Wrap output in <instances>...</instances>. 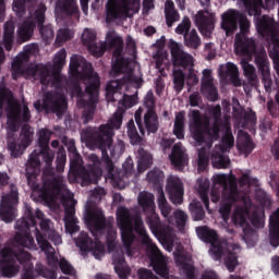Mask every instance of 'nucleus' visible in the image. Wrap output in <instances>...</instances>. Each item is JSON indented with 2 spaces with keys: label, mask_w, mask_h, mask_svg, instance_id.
Here are the masks:
<instances>
[{
  "label": "nucleus",
  "mask_w": 279,
  "mask_h": 279,
  "mask_svg": "<svg viewBox=\"0 0 279 279\" xmlns=\"http://www.w3.org/2000/svg\"><path fill=\"white\" fill-rule=\"evenodd\" d=\"M117 225L121 232L122 243L126 250L128 256H134L132 252V245L138 243V239L142 245L146 246L148 258L154 271L161 276V278L169 279V267L167 266V260L162 253L151 241L147 230L145 229V223L143 218L136 215L134 219L128 207H119L117 210Z\"/></svg>",
  "instance_id": "obj_1"
},
{
  "label": "nucleus",
  "mask_w": 279,
  "mask_h": 279,
  "mask_svg": "<svg viewBox=\"0 0 279 279\" xmlns=\"http://www.w3.org/2000/svg\"><path fill=\"white\" fill-rule=\"evenodd\" d=\"M40 158L46 167L43 172V186L39 189V197L43 202H51L62 193L64 189V177L56 174L53 160H56V151L51 147L39 148L32 151L26 163V179L28 186H35L36 178L40 175Z\"/></svg>",
  "instance_id": "obj_2"
},
{
  "label": "nucleus",
  "mask_w": 279,
  "mask_h": 279,
  "mask_svg": "<svg viewBox=\"0 0 279 279\" xmlns=\"http://www.w3.org/2000/svg\"><path fill=\"white\" fill-rule=\"evenodd\" d=\"M16 263L23 265L21 279H36V276H41V278L47 279L58 278V272H56V270H51L40 263L36 264L34 269V264H32V254L29 252H25L23 248H19V251H16L12 246H4L0 251L1 276L4 278H14V276H16L21 270V266L16 265Z\"/></svg>",
  "instance_id": "obj_3"
},
{
  "label": "nucleus",
  "mask_w": 279,
  "mask_h": 279,
  "mask_svg": "<svg viewBox=\"0 0 279 279\" xmlns=\"http://www.w3.org/2000/svg\"><path fill=\"white\" fill-rule=\"evenodd\" d=\"M124 114L125 109L118 108L107 124H101L98 129L88 128L85 131V136L89 143L100 149L102 162H105L106 171L111 180H114V163L112 162V159L108 158L106 147H110L112 137L114 136V130H121Z\"/></svg>",
  "instance_id": "obj_4"
},
{
  "label": "nucleus",
  "mask_w": 279,
  "mask_h": 279,
  "mask_svg": "<svg viewBox=\"0 0 279 279\" xmlns=\"http://www.w3.org/2000/svg\"><path fill=\"white\" fill-rule=\"evenodd\" d=\"M210 114L213 117V126H210V121L208 119H203L199 110H192L190 123L191 135L196 143L199 145L206 143L208 147L213 146L215 141H219V132L223 128V121L221 119V105H216L210 109Z\"/></svg>",
  "instance_id": "obj_5"
},
{
  "label": "nucleus",
  "mask_w": 279,
  "mask_h": 279,
  "mask_svg": "<svg viewBox=\"0 0 279 279\" xmlns=\"http://www.w3.org/2000/svg\"><path fill=\"white\" fill-rule=\"evenodd\" d=\"M29 60V56L24 54L23 59H17L12 65V78L16 80L19 75H26L27 77H34L39 80L41 86H51L53 88H62V74L60 70H53L52 74L49 72V68L43 63L29 65L25 68L23 64Z\"/></svg>",
  "instance_id": "obj_6"
},
{
  "label": "nucleus",
  "mask_w": 279,
  "mask_h": 279,
  "mask_svg": "<svg viewBox=\"0 0 279 279\" xmlns=\"http://www.w3.org/2000/svg\"><path fill=\"white\" fill-rule=\"evenodd\" d=\"M234 49L236 56H245L246 58H252L255 56V64L262 75L265 89L267 92L271 90V73L269 72V58H267V52L265 49L256 51V43L250 38L239 37L235 39Z\"/></svg>",
  "instance_id": "obj_7"
},
{
  "label": "nucleus",
  "mask_w": 279,
  "mask_h": 279,
  "mask_svg": "<svg viewBox=\"0 0 279 279\" xmlns=\"http://www.w3.org/2000/svg\"><path fill=\"white\" fill-rule=\"evenodd\" d=\"M45 12H47V7H45V4H39L35 12L31 13V16L19 26L17 37L21 43L32 40V36H34L36 27H38L44 43L53 40V26H51V24L45 25Z\"/></svg>",
  "instance_id": "obj_8"
},
{
  "label": "nucleus",
  "mask_w": 279,
  "mask_h": 279,
  "mask_svg": "<svg viewBox=\"0 0 279 279\" xmlns=\"http://www.w3.org/2000/svg\"><path fill=\"white\" fill-rule=\"evenodd\" d=\"M38 222H36V211L32 206L26 205L25 217L16 220L15 228L19 232L15 233L14 238L9 240L12 247H25L26 250H38L34 236L29 228H36Z\"/></svg>",
  "instance_id": "obj_9"
},
{
  "label": "nucleus",
  "mask_w": 279,
  "mask_h": 279,
  "mask_svg": "<svg viewBox=\"0 0 279 279\" xmlns=\"http://www.w3.org/2000/svg\"><path fill=\"white\" fill-rule=\"evenodd\" d=\"M155 196L149 192H141L137 196V202L146 215V223L149 230L159 241H167L169 239V227L160 222V216L156 214Z\"/></svg>",
  "instance_id": "obj_10"
},
{
  "label": "nucleus",
  "mask_w": 279,
  "mask_h": 279,
  "mask_svg": "<svg viewBox=\"0 0 279 279\" xmlns=\"http://www.w3.org/2000/svg\"><path fill=\"white\" fill-rule=\"evenodd\" d=\"M85 223L93 236L107 232L106 241L109 252L117 247V230L112 227V222L106 218L101 209H89L85 216Z\"/></svg>",
  "instance_id": "obj_11"
},
{
  "label": "nucleus",
  "mask_w": 279,
  "mask_h": 279,
  "mask_svg": "<svg viewBox=\"0 0 279 279\" xmlns=\"http://www.w3.org/2000/svg\"><path fill=\"white\" fill-rule=\"evenodd\" d=\"M215 182L221 186L220 191H222V204L220 205L219 213L222 219H228L232 213L233 204L241 202L243 196L239 193L236 180H228L227 174H218Z\"/></svg>",
  "instance_id": "obj_12"
},
{
  "label": "nucleus",
  "mask_w": 279,
  "mask_h": 279,
  "mask_svg": "<svg viewBox=\"0 0 279 279\" xmlns=\"http://www.w3.org/2000/svg\"><path fill=\"white\" fill-rule=\"evenodd\" d=\"M35 219L40 221V230L38 227H35V239L41 252L53 250L51 243H53V245L62 244V236L51 227V221L45 218V214L40 209L35 210ZM49 241H51V243H49Z\"/></svg>",
  "instance_id": "obj_13"
},
{
  "label": "nucleus",
  "mask_w": 279,
  "mask_h": 279,
  "mask_svg": "<svg viewBox=\"0 0 279 279\" xmlns=\"http://www.w3.org/2000/svg\"><path fill=\"white\" fill-rule=\"evenodd\" d=\"M222 128L226 132L222 135L221 144L216 146L211 153V163L216 169H228L230 158L226 156V153L234 147V135H232L230 122H225Z\"/></svg>",
  "instance_id": "obj_14"
},
{
  "label": "nucleus",
  "mask_w": 279,
  "mask_h": 279,
  "mask_svg": "<svg viewBox=\"0 0 279 279\" xmlns=\"http://www.w3.org/2000/svg\"><path fill=\"white\" fill-rule=\"evenodd\" d=\"M141 4L136 0H108L106 21L113 23L122 16H134L138 14Z\"/></svg>",
  "instance_id": "obj_15"
},
{
  "label": "nucleus",
  "mask_w": 279,
  "mask_h": 279,
  "mask_svg": "<svg viewBox=\"0 0 279 279\" xmlns=\"http://www.w3.org/2000/svg\"><path fill=\"white\" fill-rule=\"evenodd\" d=\"M34 108L38 111L43 108L46 112H52V114H57V117H62L69 108V101L66 100V96L61 93L46 92L44 94L43 104H40V100H37L34 104Z\"/></svg>",
  "instance_id": "obj_16"
},
{
  "label": "nucleus",
  "mask_w": 279,
  "mask_h": 279,
  "mask_svg": "<svg viewBox=\"0 0 279 279\" xmlns=\"http://www.w3.org/2000/svg\"><path fill=\"white\" fill-rule=\"evenodd\" d=\"M19 206V187L11 183L9 191L3 193L0 201V219L4 223H12L16 219V207Z\"/></svg>",
  "instance_id": "obj_17"
},
{
  "label": "nucleus",
  "mask_w": 279,
  "mask_h": 279,
  "mask_svg": "<svg viewBox=\"0 0 279 279\" xmlns=\"http://www.w3.org/2000/svg\"><path fill=\"white\" fill-rule=\"evenodd\" d=\"M85 93L89 96L90 107L87 108L83 113V123L84 125L90 123L95 118V104H97L99 99V88L101 86V82L99 80V74L97 72H90L87 74L85 78Z\"/></svg>",
  "instance_id": "obj_18"
},
{
  "label": "nucleus",
  "mask_w": 279,
  "mask_h": 279,
  "mask_svg": "<svg viewBox=\"0 0 279 279\" xmlns=\"http://www.w3.org/2000/svg\"><path fill=\"white\" fill-rule=\"evenodd\" d=\"M242 34H247L250 31V20L247 16L236 10H229L221 15V29H223L227 36H232L236 29H239Z\"/></svg>",
  "instance_id": "obj_19"
},
{
  "label": "nucleus",
  "mask_w": 279,
  "mask_h": 279,
  "mask_svg": "<svg viewBox=\"0 0 279 279\" xmlns=\"http://www.w3.org/2000/svg\"><path fill=\"white\" fill-rule=\"evenodd\" d=\"M135 123L142 134L145 136V130L148 134H156L160 130V120L158 119V113L156 109H147L144 114V125H143V108H140L134 113Z\"/></svg>",
  "instance_id": "obj_20"
},
{
  "label": "nucleus",
  "mask_w": 279,
  "mask_h": 279,
  "mask_svg": "<svg viewBox=\"0 0 279 279\" xmlns=\"http://www.w3.org/2000/svg\"><path fill=\"white\" fill-rule=\"evenodd\" d=\"M170 52L172 56V62L174 66H180L181 69H187L190 73H193L194 59L189 52H184L182 46L175 41L170 44ZM193 80L194 84H197L199 80L193 74H189V80Z\"/></svg>",
  "instance_id": "obj_21"
},
{
  "label": "nucleus",
  "mask_w": 279,
  "mask_h": 279,
  "mask_svg": "<svg viewBox=\"0 0 279 279\" xmlns=\"http://www.w3.org/2000/svg\"><path fill=\"white\" fill-rule=\"evenodd\" d=\"M196 234L204 243H210V252L216 260L223 258V242L219 240L217 231L208 228V226L197 227Z\"/></svg>",
  "instance_id": "obj_22"
},
{
  "label": "nucleus",
  "mask_w": 279,
  "mask_h": 279,
  "mask_svg": "<svg viewBox=\"0 0 279 279\" xmlns=\"http://www.w3.org/2000/svg\"><path fill=\"white\" fill-rule=\"evenodd\" d=\"M21 143L17 144L14 140L8 141V149L13 158H19L25 151V148L32 145L34 141V129L29 124H24L20 133Z\"/></svg>",
  "instance_id": "obj_23"
},
{
  "label": "nucleus",
  "mask_w": 279,
  "mask_h": 279,
  "mask_svg": "<svg viewBox=\"0 0 279 279\" xmlns=\"http://www.w3.org/2000/svg\"><path fill=\"white\" fill-rule=\"evenodd\" d=\"M166 191L169 199L174 206L184 204V183L178 177L171 175L167 179Z\"/></svg>",
  "instance_id": "obj_24"
},
{
  "label": "nucleus",
  "mask_w": 279,
  "mask_h": 279,
  "mask_svg": "<svg viewBox=\"0 0 279 279\" xmlns=\"http://www.w3.org/2000/svg\"><path fill=\"white\" fill-rule=\"evenodd\" d=\"M7 117L13 125H16L19 123H27L29 119H32V113L29 112L27 105H24L22 109L19 102L9 100L7 106Z\"/></svg>",
  "instance_id": "obj_25"
},
{
  "label": "nucleus",
  "mask_w": 279,
  "mask_h": 279,
  "mask_svg": "<svg viewBox=\"0 0 279 279\" xmlns=\"http://www.w3.org/2000/svg\"><path fill=\"white\" fill-rule=\"evenodd\" d=\"M201 93L208 101H218L219 100V90L215 86L213 80V71L205 69L203 71V78L201 83Z\"/></svg>",
  "instance_id": "obj_26"
},
{
  "label": "nucleus",
  "mask_w": 279,
  "mask_h": 279,
  "mask_svg": "<svg viewBox=\"0 0 279 279\" xmlns=\"http://www.w3.org/2000/svg\"><path fill=\"white\" fill-rule=\"evenodd\" d=\"M194 23L199 29L201 34H213L215 29V15L209 11H198L194 16Z\"/></svg>",
  "instance_id": "obj_27"
},
{
  "label": "nucleus",
  "mask_w": 279,
  "mask_h": 279,
  "mask_svg": "<svg viewBox=\"0 0 279 279\" xmlns=\"http://www.w3.org/2000/svg\"><path fill=\"white\" fill-rule=\"evenodd\" d=\"M82 41L93 56H101L106 51L104 46L99 47L97 45V34L88 28H86L82 35Z\"/></svg>",
  "instance_id": "obj_28"
},
{
  "label": "nucleus",
  "mask_w": 279,
  "mask_h": 279,
  "mask_svg": "<svg viewBox=\"0 0 279 279\" xmlns=\"http://www.w3.org/2000/svg\"><path fill=\"white\" fill-rule=\"evenodd\" d=\"M123 82L121 81H110L106 86V97L107 101H111V104H116V101L119 102V106H121V102L123 101Z\"/></svg>",
  "instance_id": "obj_29"
},
{
  "label": "nucleus",
  "mask_w": 279,
  "mask_h": 279,
  "mask_svg": "<svg viewBox=\"0 0 279 279\" xmlns=\"http://www.w3.org/2000/svg\"><path fill=\"white\" fill-rule=\"evenodd\" d=\"M269 241L272 247L279 246V207L269 218Z\"/></svg>",
  "instance_id": "obj_30"
},
{
  "label": "nucleus",
  "mask_w": 279,
  "mask_h": 279,
  "mask_svg": "<svg viewBox=\"0 0 279 279\" xmlns=\"http://www.w3.org/2000/svg\"><path fill=\"white\" fill-rule=\"evenodd\" d=\"M51 147L53 149H58L56 157V171L57 173H64V167H66V149L64 146H60V141L58 140H53L51 142Z\"/></svg>",
  "instance_id": "obj_31"
},
{
  "label": "nucleus",
  "mask_w": 279,
  "mask_h": 279,
  "mask_svg": "<svg viewBox=\"0 0 279 279\" xmlns=\"http://www.w3.org/2000/svg\"><path fill=\"white\" fill-rule=\"evenodd\" d=\"M256 29L260 36H268V34L274 33V20L267 15H263L262 17H258L260 15H254L256 19Z\"/></svg>",
  "instance_id": "obj_32"
},
{
  "label": "nucleus",
  "mask_w": 279,
  "mask_h": 279,
  "mask_svg": "<svg viewBox=\"0 0 279 279\" xmlns=\"http://www.w3.org/2000/svg\"><path fill=\"white\" fill-rule=\"evenodd\" d=\"M236 147L240 154H244L245 157L250 156V154L254 151V142L252 141V137L250 136V134L247 133H244L242 135L240 134L238 136Z\"/></svg>",
  "instance_id": "obj_33"
},
{
  "label": "nucleus",
  "mask_w": 279,
  "mask_h": 279,
  "mask_svg": "<svg viewBox=\"0 0 279 279\" xmlns=\"http://www.w3.org/2000/svg\"><path fill=\"white\" fill-rule=\"evenodd\" d=\"M165 16L166 24L169 27H173V23H178V21H180V13L175 9V3L173 2V0H166Z\"/></svg>",
  "instance_id": "obj_34"
},
{
  "label": "nucleus",
  "mask_w": 279,
  "mask_h": 279,
  "mask_svg": "<svg viewBox=\"0 0 279 279\" xmlns=\"http://www.w3.org/2000/svg\"><path fill=\"white\" fill-rule=\"evenodd\" d=\"M137 171L138 173H144V171H147L149 167H151L153 158L151 154L149 151L145 150L143 147H138L137 149Z\"/></svg>",
  "instance_id": "obj_35"
},
{
  "label": "nucleus",
  "mask_w": 279,
  "mask_h": 279,
  "mask_svg": "<svg viewBox=\"0 0 279 279\" xmlns=\"http://www.w3.org/2000/svg\"><path fill=\"white\" fill-rule=\"evenodd\" d=\"M14 29H16L14 22L4 23L2 43L7 51H12L14 45Z\"/></svg>",
  "instance_id": "obj_36"
},
{
  "label": "nucleus",
  "mask_w": 279,
  "mask_h": 279,
  "mask_svg": "<svg viewBox=\"0 0 279 279\" xmlns=\"http://www.w3.org/2000/svg\"><path fill=\"white\" fill-rule=\"evenodd\" d=\"M221 77H229L233 86H241V78H239V68L236 64L228 62L226 70H220Z\"/></svg>",
  "instance_id": "obj_37"
},
{
  "label": "nucleus",
  "mask_w": 279,
  "mask_h": 279,
  "mask_svg": "<svg viewBox=\"0 0 279 279\" xmlns=\"http://www.w3.org/2000/svg\"><path fill=\"white\" fill-rule=\"evenodd\" d=\"M187 160L189 158L186 157V154H184V150H182V146L175 144L172 147V153L170 155L171 165L174 167H184Z\"/></svg>",
  "instance_id": "obj_38"
},
{
  "label": "nucleus",
  "mask_w": 279,
  "mask_h": 279,
  "mask_svg": "<svg viewBox=\"0 0 279 279\" xmlns=\"http://www.w3.org/2000/svg\"><path fill=\"white\" fill-rule=\"evenodd\" d=\"M241 64H242L244 76L246 77L248 84L251 86H256V84H258V77L256 76V68L250 64V62H247V60L245 59L241 60Z\"/></svg>",
  "instance_id": "obj_39"
},
{
  "label": "nucleus",
  "mask_w": 279,
  "mask_h": 279,
  "mask_svg": "<svg viewBox=\"0 0 279 279\" xmlns=\"http://www.w3.org/2000/svg\"><path fill=\"white\" fill-rule=\"evenodd\" d=\"M186 117L185 111H179L174 118L173 134L179 141L184 138V120Z\"/></svg>",
  "instance_id": "obj_40"
},
{
  "label": "nucleus",
  "mask_w": 279,
  "mask_h": 279,
  "mask_svg": "<svg viewBox=\"0 0 279 279\" xmlns=\"http://www.w3.org/2000/svg\"><path fill=\"white\" fill-rule=\"evenodd\" d=\"M243 1L248 12V16H260L263 14V8H265L263 0H243Z\"/></svg>",
  "instance_id": "obj_41"
},
{
  "label": "nucleus",
  "mask_w": 279,
  "mask_h": 279,
  "mask_svg": "<svg viewBox=\"0 0 279 279\" xmlns=\"http://www.w3.org/2000/svg\"><path fill=\"white\" fill-rule=\"evenodd\" d=\"M184 45L189 49H199L202 47V38L197 34V31L193 28L191 33L184 34Z\"/></svg>",
  "instance_id": "obj_42"
},
{
  "label": "nucleus",
  "mask_w": 279,
  "mask_h": 279,
  "mask_svg": "<svg viewBox=\"0 0 279 279\" xmlns=\"http://www.w3.org/2000/svg\"><path fill=\"white\" fill-rule=\"evenodd\" d=\"M61 12L66 14V16H74V19H80V7L75 0H64L61 3Z\"/></svg>",
  "instance_id": "obj_43"
},
{
  "label": "nucleus",
  "mask_w": 279,
  "mask_h": 279,
  "mask_svg": "<svg viewBox=\"0 0 279 279\" xmlns=\"http://www.w3.org/2000/svg\"><path fill=\"white\" fill-rule=\"evenodd\" d=\"M126 134L130 138L131 145H141L143 143V137L138 134L136 130V124H134V120L131 119L126 124Z\"/></svg>",
  "instance_id": "obj_44"
},
{
  "label": "nucleus",
  "mask_w": 279,
  "mask_h": 279,
  "mask_svg": "<svg viewBox=\"0 0 279 279\" xmlns=\"http://www.w3.org/2000/svg\"><path fill=\"white\" fill-rule=\"evenodd\" d=\"M175 263L181 267L186 279H195V266L186 263L184 256H177Z\"/></svg>",
  "instance_id": "obj_45"
},
{
  "label": "nucleus",
  "mask_w": 279,
  "mask_h": 279,
  "mask_svg": "<svg viewBox=\"0 0 279 279\" xmlns=\"http://www.w3.org/2000/svg\"><path fill=\"white\" fill-rule=\"evenodd\" d=\"M94 242L95 240H93L87 232H81L76 239V245L80 247L81 252H90Z\"/></svg>",
  "instance_id": "obj_46"
},
{
  "label": "nucleus",
  "mask_w": 279,
  "mask_h": 279,
  "mask_svg": "<svg viewBox=\"0 0 279 279\" xmlns=\"http://www.w3.org/2000/svg\"><path fill=\"white\" fill-rule=\"evenodd\" d=\"M190 211L194 221H202L204 220V217H206L204 206L198 201H193L190 203Z\"/></svg>",
  "instance_id": "obj_47"
},
{
  "label": "nucleus",
  "mask_w": 279,
  "mask_h": 279,
  "mask_svg": "<svg viewBox=\"0 0 279 279\" xmlns=\"http://www.w3.org/2000/svg\"><path fill=\"white\" fill-rule=\"evenodd\" d=\"M251 223L253 228H264L265 209L263 207H255V210L251 214Z\"/></svg>",
  "instance_id": "obj_48"
},
{
  "label": "nucleus",
  "mask_w": 279,
  "mask_h": 279,
  "mask_svg": "<svg viewBox=\"0 0 279 279\" xmlns=\"http://www.w3.org/2000/svg\"><path fill=\"white\" fill-rule=\"evenodd\" d=\"M113 265L116 274H118L119 278H128V271L123 267V265H125V256H123V254L113 255Z\"/></svg>",
  "instance_id": "obj_49"
},
{
  "label": "nucleus",
  "mask_w": 279,
  "mask_h": 279,
  "mask_svg": "<svg viewBox=\"0 0 279 279\" xmlns=\"http://www.w3.org/2000/svg\"><path fill=\"white\" fill-rule=\"evenodd\" d=\"M105 151L107 154V158L110 160L111 158H119V156H123L125 153V143L123 141H118L116 145L112 146V142L110 143L109 147L105 148ZM108 151H110V155H108Z\"/></svg>",
  "instance_id": "obj_50"
},
{
  "label": "nucleus",
  "mask_w": 279,
  "mask_h": 279,
  "mask_svg": "<svg viewBox=\"0 0 279 279\" xmlns=\"http://www.w3.org/2000/svg\"><path fill=\"white\" fill-rule=\"evenodd\" d=\"M94 236H95V240H94V243L92 244V248H89V252H92L93 256H95V258L99 260L100 258H102V256H106V246L97 235H94Z\"/></svg>",
  "instance_id": "obj_51"
},
{
  "label": "nucleus",
  "mask_w": 279,
  "mask_h": 279,
  "mask_svg": "<svg viewBox=\"0 0 279 279\" xmlns=\"http://www.w3.org/2000/svg\"><path fill=\"white\" fill-rule=\"evenodd\" d=\"M64 64H66V50L62 48L54 54L52 60V69L53 71H62Z\"/></svg>",
  "instance_id": "obj_52"
},
{
  "label": "nucleus",
  "mask_w": 279,
  "mask_h": 279,
  "mask_svg": "<svg viewBox=\"0 0 279 279\" xmlns=\"http://www.w3.org/2000/svg\"><path fill=\"white\" fill-rule=\"evenodd\" d=\"M38 135L39 149L49 147V142L51 141V136H53V131H50L49 129H40Z\"/></svg>",
  "instance_id": "obj_53"
},
{
  "label": "nucleus",
  "mask_w": 279,
  "mask_h": 279,
  "mask_svg": "<svg viewBox=\"0 0 279 279\" xmlns=\"http://www.w3.org/2000/svg\"><path fill=\"white\" fill-rule=\"evenodd\" d=\"M173 75V84H174V90L175 93H182L184 90V84H185V75L182 70H174L172 72Z\"/></svg>",
  "instance_id": "obj_54"
},
{
  "label": "nucleus",
  "mask_w": 279,
  "mask_h": 279,
  "mask_svg": "<svg viewBox=\"0 0 279 279\" xmlns=\"http://www.w3.org/2000/svg\"><path fill=\"white\" fill-rule=\"evenodd\" d=\"M146 178L150 184H154V186H160L165 180V172L160 169H153L147 173Z\"/></svg>",
  "instance_id": "obj_55"
},
{
  "label": "nucleus",
  "mask_w": 279,
  "mask_h": 279,
  "mask_svg": "<svg viewBox=\"0 0 279 279\" xmlns=\"http://www.w3.org/2000/svg\"><path fill=\"white\" fill-rule=\"evenodd\" d=\"M208 160H209L208 150L206 149V147H202L198 150V171L199 172L206 171V169L208 168Z\"/></svg>",
  "instance_id": "obj_56"
},
{
  "label": "nucleus",
  "mask_w": 279,
  "mask_h": 279,
  "mask_svg": "<svg viewBox=\"0 0 279 279\" xmlns=\"http://www.w3.org/2000/svg\"><path fill=\"white\" fill-rule=\"evenodd\" d=\"M225 264L230 274H232L239 265V256L234 252H229L225 258Z\"/></svg>",
  "instance_id": "obj_57"
},
{
  "label": "nucleus",
  "mask_w": 279,
  "mask_h": 279,
  "mask_svg": "<svg viewBox=\"0 0 279 279\" xmlns=\"http://www.w3.org/2000/svg\"><path fill=\"white\" fill-rule=\"evenodd\" d=\"M137 97L135 95L130 96L128 94L123 95L122 98V102H120V105L118 106V108H122L124 109V113L129 108H134V106H136V104H138L137 101Z\"/></svg>",
  "instance_id": "obj_58"
},
{
  "label": "nucleus",
  "mask_w": 279,
  "mask_h": 279,
  "mask_svg": "<svg viewBox=\"0 0 279 279\" xmlns=\"http://www.w3.org/2000/svg\"><path fill=\"white\" fill-rule=\"evenodd\" d=\"M59 268L62 271V274H64V276H75V274H76L73 265H71L69 263V260H66V258H64V257H62L59 260Z\"/></svg>",
  "instance_id": "obj_59"
},
{
  "label": "nucleus",
  "mask_w": 279,
  "mask_h": 279,
  "mask_svg": "<svg viewBox=\"0 0 279 279\" xmlns=\"http://www.w3.org/2000/svg\"><path fill=\"white\" fill-rule=\"evenodd\" d=\"M199 197H201L206 210H209L210 198L208 197V185H206L204 183H199Z\"/></svg>",
  "instance_id": "obj_60"
},
{
  "label": "nucleus",
  "mask_w": 279,
  "mask_h": 279,
  "mask_svg": "<svg viewBox=\"0 0 279 279\" xmlns=\"http://www.w3.org/2000/svg\"><path fill=\"white\" fill-rule=\"evenodd\" d=\"M34 0H14L13 1V12L16 16H24L25 14V3H32Z\"/></svg>",
  "instance_id": "obj_61"
},
{
  "label": "nucleus",
  "mask_w": 279,
  "mask_h": 279,
  "mask_svg": "<svg viewBox=\"0 0 279 279\" xmlns=\"http://www.w3.org/2000/svg\"><path fill=\"white\" fill-rule=\"evenodd\" d=\"M175 33L180 34L181 36H184V34L191 33V19L183 17L182 23H180L177 28Z\"/></svg>",
  "instance_id": "obj_62"
},
{
  "label": "nucleus",
  "mask_w": 279,
  "mask_h": 279,
  "mask_svg": "<svg viewBox=\"0 0 279 279\" xmlns=\"http://www.w3.org/2000/svg\"><path fill=\"white\" fill-rule=\"evenodd\" d=\"M83 166L82 155H72L70 156V170L72 172L76 171V169H80Z\"/></svg>",
  "instance_id": "obj_63"
},
{
  "label": "nucleus",
  "mask_w": 279,
  "mask_h": 279,
  "mask_svg": "<svg viewBox=\"0 0 279 279\" xmlns=\"http://www.w3.org/2000/svg\"><path fill=\"white\" fill-rule=\"evenodd\" d=\"M267 108L271 117H274L275 119L279 117V94L276 96V104L270 100L267 102Z\"/></svg>",
  "instance_id": "obj_64"
}]
</instances>
